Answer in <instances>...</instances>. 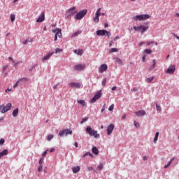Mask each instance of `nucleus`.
<instances>
[{
    "label": "nucleus",
    "mask_w": 179,
    "mask_h": 179,
    "mask_svg": "<svg viewBox=\"0 0 179 179\" xmlns=\"http://www.w3.org/2000/svg\"><path fill=\"white\" fill-rule=\"evenodd\" d=\"M87 13V10L84 9L80 11H79L75 16L74 19L76 20H82L83 17H85L86 16V14Z\"/></svg>",
    "instance_id": "f03ea898"
},
{
    "label": "nucleus",
    "mask_w": 179,
    "mask_h": 179,
    "mask_svg": "<svg viewBox=\"0 0 179 179\" xmlns=\"http://www.w3.org/2000/svg\"><path fill=\"white\" fill-rule=\"evenodd\" d=\"M150 44H155V42L154 41L147 42V45H150Z\"/></svg>",
    "instance_id": "0e129e2a"
},
{
    "label": "nucleus",
    "mask_w": 179,
    "mask_h": 179,
    "mask_svg": "<svg viewBox=\"0 0 179 179\" xmlns=\"http://www.w3.org/2000/svg\"><path fill=\"white\" fill-rule=\"evenodd\" d=\"M148 19H150V15L149 14H142L141 15V21L142 20H148Z\"/></svg>",
    "instance_id": "6ab92c4d"
},
{
    "label": "nucleus",
    "mask_w": 179,
    "mask_h": 179,
    "mask_svg": "<svg viewBox=\"0 0 179 179\" xmlns=\"http://www.w3.org/2000/svg\"><path fill=\"white\" fill-rule=\"evenodd\" d=\"M89 117H85L82 120V121L80 122V124H83V122H86V121H88Z\"/></svg>",
    "instance_id": "a18cd8bd"
},
{
    "label": "nucleus",
    "mask_w": 179,
    "mask_h": 179,
    "mask_svg": "<svg viewBox=\"0 0 179 179\" xmlns=\"http://www.w3.org/2000/svg\"><path fill=\"white\" fill-rule=\"evenodd\" d=\"M73 173H79L80 171V166H75L72 169Z\"/></svg>",
    "instance_id": "4be33fe9"
},
{
    "label": "nucleus",
    "mask_w": 179,
    "mask_h": 179,
    "mask_svg": "<svg viewBox=\"0 0 179 179\" xmlns=\"http://www.w3.org/2000/svg\"><path fill=\"white\" fill-rule=\"evenodd\" d=\"M35 66H36V64H34L31 69H29V71L31 72V71H33V69H34Z\"/></svg>",
    "instance_id": "e2e57ef3"
},
{
    "label": "nucleus",
    "mask_w": 179,
    "mask_h": 179,
    "mask_svg": "<svg viewBox=\"0 0 179 179\" xmlns=\"http://www.w3.org/2000/svg\"><path fill=\"white\" fill-rule=\"evenodd\" d=\"M101 15V13H99V12H96L95 13V16H96L97 17H100V15Z\"/></svg>",
    "instance_id": "5fc2aeb1"
},
{
    "label": "nucleus",
    "mask_w": 179,
    "mask_h": 179,
    "mask_svg": "<svg viewBox=\"0 0 179 179\" xmlns=\"http://www.w3.org/2000/svg\"><path fill=\"white\" fill-rule=\"evenodd\" d=\"M74 53L77 54V55H82L83 54V50H75Z\"/></svg>",
    "instance_id": "a878e982"
},
{
    "label": "nucleus",
    "mask_w": 179,
    "mask_h": 179,
    "mask_svg": "<svg viewBox=\"0 0 179 179\" xmlns=\"http://www.w3.org/2000/svg\"><path fill=\"white\" fill-rule=\"evenodd\" d=\"M152 62H153V64L151 66V67L150 68V71H153L155 69V67L156 66V60L153 59Z\"/></svg>",
    "instance_id": "c756f323"
},
{
    "label": "nucleus",
    "mask_w": 179,
    "mask_h": 179,
    "mask_svg": "<svg viewBox=\"0 0 179 179\" xmlns=\"http://www.w3.org/2000/svg\"><path fill=\"white\" fill-rule=\"evenodd\" d=\"M63 50L62 49H59L58 48H57L55 49V52H54V54H58V52H62Z\"/></svg>",
    "instance_id": "473e14b6"
},
{
    "label": "nucleus",
    "mask_w": 179,
    "mask_h": 179,
    "mask_svg": "<svg viewBox=\"0 0 179 179\" xmlns=\"http://www.w3.org/2000/svg\"><path fill=\"white\" fill-rule=\"evenodd\" d=\"M15 15L14 14H11L10 15V21L15 22Z\"/></svg>",
    "instance_id": "58836bf2"
},
{
    "label": "nucleus",
    "mask_w": 179,
    "mask_h": 179,
    "mask_svg": "<svg viewBox=\"0 0 179 179\" xmlns=\"http://www.w3.org/2000/svg\"><path fill=\"white\" fill-rule=\"evenodd\" d=\"M148 29H149V26L141 24L138 27V31H141V34H143Z\"/></svg>",
    "instance_id": "9d476101"
},
{
    "label": "nucleus",
    "mask_w": 179,
    "mask_h": 179,
    "mask_svg": "<svg viewBox=\"0 0 179 179\" xmlns=\"http://www.w3.org/2000/svg\"><path fill=\"white\" fill-rule=\"evenodd\" d=\"M135 115H136V117H144V115H146V111H145V110H138L135 112Z\"/></svg>",
    "instance_id": "2eb2a0df"
},
{
    "label": "nucleus",
    "mask_w": 179,
    "mask_h": 179,
    "mask_svg": "<svg viewBox=\"0 0 179 179\" xmlns=\"http://www.w3.org/2000/svg\"><path fill=\"white\" fill-rule=\"evenodd\" d=\"M12 108V103H8L6 106L0 105V110L2 114H5V113H8L9 110Z\"/></svg>",
    "instance_id": "20e7f679"
},
{
    "label": "nucleus",
    "mask_w": 179,
    "mask_h": 179,
    "mask_svg": "<svg viewBox=\"0 0 179 179\" xmlns=\"http://www.w3.org/2000/svg\"><path fill=\"white\" fill-rule=\"evenodd\" d=\"M144 52H145V54H152V49H145Z\"/></svg>",
    "instance_id": "72a5a7b5"
},
{
    "label": "nucleus",
    "mask_w": 179,
    "mask_h": 179,
    "mask_svg": "<svg viewBox=\"0 0 179 179\" xmlns=\"http://www.w3.org/2000/svg\"><path fill=\"white\" fill-rule=\"evenodd\" d=\"M8 153V150H3L2 152H0V159L1 157H3V156H6Z\"/></svg>",
    "instance_id": "412c9836"
},
{
    "label": "nucleus",
    "mask_w": 179,
    "mask_h": 179,
    "mask_svg": "<svg viewBox=\"0 0 179 179\" xmlns=\"http://www.w3.org/2000/svg\"><path fill=\"white\" fill-rule=\"evenodd\" d=\"M86 67V66L83 64H77L74 66V71H83L85 69V68Z\"/></svg>",
    "instance_id": "9b49d317"
},
{
    "label": "nucleus",
    "mask_w": 179,
    "mask_h": 179,
    "mask_svg": "<svg viewBox=\"0 0 179 179\" xmlns=\"http://www.w3.org/2000/svg\"><path fill=\"white\" fill-rule=\"evenodd\" d=\"M113 110H114V104L110 105L108 108L109 111H113Z\"/></svg>",
    "instance_id": "49530a36"
},
{
    "label": "nucleus",
    "mask_w": 179,
    "mask_h": 179,
    "mask_svg": "<svg viewBox=\"0 0 179 179\" xmlns=\"http://www.w3.org/2000/svg\"><path fill=\"white\" fill-rule=\"evenodd\" d=\"M176 72V66L175 65H171L169 66L167 70L166 71V73H169V75H173Z\"/></svg>",
    "instance_id": "1a4fd4ad"
},
{
    "label": "nucleus",
    "mask_w": 179,
    "mask_h": 179,
    "mask_svg": "<svg viewBox=\"0 0 179 179\" xmlns=\"http://www.w3.org/2000/svg\"><path fill=\"white\" fill-rule=\"evenodd\" d=\"M173 36L175 37V38H177V40H179V36L177 34H173Z\"/></svg>",
    "instance_id": "680f3d73"
},
{
    "label": "nucleus",
    "mask_w": 179,
    "mask_h": 179,
    "mask_svg": "<svg viewBox=\"0 0 179 179\" xmlns=\"http://www.w3.org/2000/svg\"><path fill=\"white\" fill-rule=\"evenodd\" d=\"M137 90H138V88L134 87V88L131 90V92H136Z\"/></svg>",
    "instance_id": "338daca9"
},
{
    "label": "nucleus",
    "mask_w": 179,
    "mask_h": 179,
    "mask_svg": "<svg viewBox=\"0 0 179 179\" xmlns=\"http://www.w3.org/2000/svg\"><path fill=\"white\" fill-rule=\"evenodd\" d=\"M86 134H88L90 136H94L96 139L100 138V134L97 133V131L92 129V127L88 126L85 129Z\"/></svg>",
    "instance_id": "f257e3e1"
},
{
    "label": "nucleus",
    "mask_w": 179,
    "mask_h": 179,
    "mask_svg": "<svg viewBox=\"0 0 179 179\" xmlns=\"http://www.w3.org/2000/svg\"><path fill=\"white\" fill-rule=\"evenodd\" d=\"M114 60L115 61V62H117V64H118L119 65H122V60L121 59H120V57H115Z\"/></svg>",
    "instance_id": "393cba45"
},
{
    "label": "nucleus",
    "mask_w": 179,
    "mask_h": 179,
    "mask_svg": "<svg viewBox=\"0 0 179 179\" xmlns=\"http://www.w3.org/2000/svg\"><path fill=\"white\" fill-rule=\"evenodd\" d=\"M107 36V37H110L111 36V32L108 31L106 29H99L96 31V36Z\"/></svg>",
    "instance_id": "423d86ee"
},
{
    "label": "nucleus",
    "mask_w": 179,
    "mask_h": 179,
    "mask_svg": "<svg viewBox=\"0 0 179 179\" xmlns=\"http://www.w3.org/2000/svg\"><path fill=\"white\" fill-rule=\"evenodd\" d=\"M154 79H155V78H153V77H150V78H147V82H148V83H150Z\"/></svg>",
    "instance_id": "4c0bfd02"
},
{
    "label": "nucleus",
    "mask_w": 179,
    "mask_h": 179,
    "mask_svg": "<svg viewBox=\"0 0 179 179\" xmlns=\"http://www.w3.org/2000/svg\"><path fill=\"white\" fill-rule=\"evenodd\" d=\"M43 163H44V157H41L40 159H39V164L40 166H43Z\"/></svg>",
    "instance_id": "c9c22d12"
},
{
    "label": "nucleus",
    "mask_w": 179,
    "mask_h": 179,
    "mask_svg": "<svg viewBox=\"0 0 179 179\" xmlns=\"http://www.w3.org/2000/svg\"><path fill=\"white\" fill-rule=\"evenodd\" d=\"M142 61L143 62H145V61H146V55H143Z\"/></svg>",
    "instance_id": "4d7b16f0"
},
{
    "label": "nucleus",
    "mask_w": 179,
    "mask_h": 179,
    "mask_svg": "<svg viewBox=\"0 0 179 179\" xmlns=\"http://www.w3.org/2000/svg\"><path fill=\"white\" fill-rule=\"evenodd\" d=\"M67 135H72V129H66L59 132V136L62 137V136H66Z\"/></svg>",
    "instance_id": "39448f33"
},
{
    "label": "nucleus",
    "mask_w": 179,
    "mask_h": 179,
    "mask_svg": "<svg viewBox=\"0 0 179 179\" xmlns=\"http://www.w3.org/2000/svg\"><path fill=\"white\" fill-rule=\"evenodd\" d=\"M54 52H50L49 53H48L45 57H43L42 58V61L44 62V61H48V59L50 58H51V57H52V55H54Z\"/></svg>",
    "instance_id": "dca6fc26"
},
{
    "label": "nucleus",
    "mask_w": 179,
    "mask_h": 179,
    "mask_svg": "<svg viewBox=\"0 0 179 179\" xmlns=\"http://www.w3.org/2000/svg\"><path fill=\"white\" fill-rule=\"evenodd\" d=\"M19 114V108H15L13 111V117H17Z\"/></svg>",
    "instance_id": "b1692460"
},
{
    "label": "nucleus",
    "mask_w": 179,
    "mask_h": 179,
    "mask_svg": "<svg viewBox=\"0 0 179 179\" xmlns=\"http://www.w3.org/2000/svg\"><path fill=\"white\" fill-rule=\"evenodd\" d=\"M103 169H104V165L103 164V163L99 164V165H98V170L101 171Z\"/></svg>",
    "instance_id": "2f4dec72"
},
{
    "label": "nucleus",
    "mask_w": 179,
    "mask_h": 179,
    "mask_svg": "<svg viewBox=\"0 0 179 179\" xmlns=\"http://www.w3.org/2000/svg\"><path fill=\"white\" fill-rule=\"evenodd\" d=\"M133 20H138L139 22H142L141 15H136L132 17Z\"/></svg>",
    "instance_id": "5701e85b"
},
{
    "label": "nucleus",
    "mask_w": 179,
    "mask_h": 179,
    "mask_svg": "<svg viewBox=\"0 0 179 179\" xmlns=\"http://www.w3.org/2000/svg\"><path fill=\"white\" fill-rule=\"evenodd\" d=\"M9 61H12L13 64H15V60H13V58L8 57Z\"/></svg>",
    "instance_id": "69168bd1"
},
{
    "label": "nucleus",
    "mask_w": 179,
    "mask_h": 179,
    "mask_svg": "<svg viewBox=\"0 0 179 179\" xmlns=\"http://www.w3.org/2000/svg\"><path fill=\"white\" fill-rule=\"evenodd\" d=\"M78 104H80L81 106H83V107H85V106H86V101H85V100H78Z\"/></svg>",
    "instance_id": "bb28decb"
},
{
    "label": "nucleus",
    "mask_w": 179,
    "mask_h": 179,
    "mask_svg": "<svg viewBox=\"0 0 179 179\" xmlns=\"http://www.w3.org/2000/svg\"><path fill=\"white\" fill-rule=\"evenodd\" d=\"M44 19H45L44 14H41L38 18L36 20L37 23H42V22H44Z\"/></svg>",
    "instance_id": "f3484780"
},
{
    "label": "nucleus",
    "mask_w": 179,
    "mask_h": 179,
    "mask_svg": "<svg viewBox=\"0 0 179 179\" xmlns=\"http://www.w3.org/2000/svg\"><path fill=\"white\" fill-rule=\"evenodd\" d=\"M86 156H90V157H94L93 154H92L91 152H85L82 157H86Z\"/></svg>",
    "instance_id": "c85d7f7f"
},
{
    "label": "nucleus",
    "mask_w": 179,
    "mask_h": 179,
    "mask_svg": "<svg viewBox=\"0 0 179 179\" xmlns=\"http://www.w3.org/2000/svg\"><path fill=\"white\" fill-rule=\"evenodd\" d=\"M156 108L157 111H162V106H160L159 104L156 103Z\"/></svg>",
    "instance_id": "e433bc0d"
},
{
    "label": "nucleus",
    "mask_w": 179,
    "mask_h": 179,
    "mask_svg": "<svg viewBox=\"0 0 179 179\" xmlns=\"http://www.w3.org/2000/svg\"><path fill=\"white\" fill-rule=\"evenodd\" d=\"M106 83H107V78H103L102 80V86H106Z\"/></svg>",
    "instance_id": "79ce46f5"
},
{
    "label": "nucleus",
    "mask_w": 179,
    "mask_h": 179,
    "mask_svg": "<svg viewBox=\"0 0 179 179\" xmlns=\"http://www.w3.org/2000/svg\"><path fill=\"white\" fill-rule=\"evenodd\" d=\"M3 143H5V139L1 138L0 139V146H2V145H3Z\"/></svg>",
    "instance_id": "de8ad7c7"
},
{
    "label": "nucleus",
    "mask_w": 179,
    "mask_h": 179,
    "mask_svg": "<svg viewBox=\"0 0 179 179\" xmlns=\"http://www.w3.org/2000/svg\"><path fill=\"white\" fill-rule=\"evenodd\" d=\"M109 52L110 54L113 52H118V48H110L109 50Z\"/></svg>",
    "instance_id": "7c9ffc66"
},
{
    "label": "nucleus",
    "mask_w": 179,
    "mask_h": 179,
    "mask_svg": "<svg viewBox=\"0 0 179 179\" xmlns=\"http://www.w3.org/2000/svg\"><path fill=\"white\" fill-rule=\"evenodd\" d=\"M58 86H59V83H58L57 85H54V87H53L54 90H57Z\"/></svg>",
    "instance_id": "864d4df0"
},
{
    "label": "nucleus",
    "mask_w": 179,
    "mask_h": 179,
    "mask_svg": "<svg viewBox=\"0 0 179 179\" xmlns=\"http://www.w3.org/2000/svg\"><path fill=\"white\" fill-rule=\"evenodd\" d=\"M53 138H54V135L50 134L48 136V141H51Z\"/></svg>",
    "instance_id": "ea45409f"
},
{
    "label": "nucleus",
    "mask_w": 179,
    "mask_h": 179,
    "mask_svg": "<svg viewBox=\"0 0 179 179\" xmlns=\"http://www.w3.org/2000/svg\"><path fill=\"white\" fill-rule=\"evenodd\" d=\"M76 8H75V7H72L70 9H69L66 13L65 18L71 19V17H72V16H73V15H75V13H76Z\"/></svg>",
    "instance_id": "7ed1b4c3"
},
{
    "label": "nucleus",
    "mask_w": 179,
    "mask_h": 179,
    "mask_svg": "<svg viewBox=\"0 0 179 179\" xmlns=\"http://www.w3.org/2000/svg\"><path fill=\"white\" fill-rule=\"evenodd\" d=\"M108 69V66H107V64H101V66L99 67V73H103V72H106Z\"/></svg>",
    "instance_id": "f8f14e48"
},
{
    "label": "nucleus",
    "mask_w": 179,
    "mask_h": 179,
    "mask_svg": "<svg viewBox=\"0 0 179 179\" xmlns=\"http://www.w3.org/2000/svg\"><path fill=\"white\" fill-rule=\"evenodd\" d=\"M171 161H169L166 165L164 166V169H169L170 167V165L171 164Z\"/></svg>",
    "instance_id": "a19ab883"
},
{
    "label": "nucleus",
    "mask_w": 179,
    "mask_h": 179,
    "mask_svg": "<svg viewBox=\"0 0 179 179\" xmlns=\"http://www.w3.org/2000/svg\"><path fill=\"white\" fill-rule=\"evenodd\" d=\"M23 80L26 82L27 80V78H20L19 80H17V83L13 86L14 89H16V87L18 86L19 83H20V82H23Z\"/></svg>",
    "instance_id": "a211bd4d"
},
{
    "label": "nucleus",
    "mask_w": 179,
    "mask_h": 179,
    "mask_svg": "<svg viewBox=\"0 0 179 179\" xmlns=\"http://www.w3.org/2000/svg\"><path fill=\"white\" fill-rule=\"evenodd\" d=\"M69 86L71 89H80V83H71Z\"/></svg>",
    "instance_id": "ddd939ff"
},
{
    "label": "nucleus",
    "mask_w": 179,
    "mask_h": 179,
    "mask_svg": "<svg viewBox=\"0 0 179 179\" xmlns=\"http://www.w3.org/2000/svg\"><path fill=\"white\" fill-rule=\"evenodd\" d=\"M82 34V31H76V32H74L73 34H72V36H71V37H78V36L79 35V34Z\"/></svg>",
    "instance_id": "cd10ccee"
},
{
    "label": "nucleus",
    "mask_w": 179,
    "mask_h": 179,
    "mask_svg": "<svg viewBox=\"0 0 179 179\" xmlns=\"http://www.w3.org/2000/svg\"><path fill=\"white\" fill-rule=\"evenodd\" d=\"M101 97V90L98 91L94 97L90 101V103H96Z\"/></svg>",
    "instance_id": "0eeeda50"
},
{
    "label": "nucleus",
    "mask_w": 179,
    "mask_h": 179,
    "mask_svg": "<svg viewBox=\"0 0 179 179\" xmlns=\"http://www.w3.org/2000/svg\"><path fill=\"white\" fill-rule=\"evenodd\" d=\"M47 152H48V150H45L43 154H42V157H44L47 156Z\"/></svg>",
    "instance_id": "6e6d98bb"
},
{
    "label": "nucleus",
    "mask_w": 179,
    "mask_h": 179,
    "mask_svg": "<svg viewBox=\"0 0 179 179\" xmlns=\"http://www.w3.org/2000/svg\"><path fill=\"white\" fill-rule=\"evenodd\" d=\"M114 124H110L109 126L107 127V134L108 135H111L113 134V131H114Z\"/></svg>",
    "instance_id": "4468645a"
},
{
    "label": "nucleus",
    "mask_w": 179,
    "mask_h": 179,
    "mask_svg": "<svg viewBox=\"0 0 179 179\" xmlns=\"http://www.w3.org/2000/svg\"><path fill=\"white\" fill-rule=\"evenodd\" d=\"M92 152L94 155H99V149L96 146L92 147Z\"/></svg>",
    "instance_id": "aec40b11"
},
{
    "label": "nucleus",
    "mask_w": 179,
    "mask_h": 179,
    "mask_svg": "<svg viewBox=\"0 0 179 179\" xmlns=\"http://www.w3.org/2000/svg\"><path fill=\"white\" fill-rule=\"evenodd\" d=\"M62 29H61L59 28L52 29V32L55 33V35H56L57 37H59V38H61V37H62Z\"/></svg>",
    "instance_id": "6e6552de"
},
{
    "label": "nucleus",
    "mask_w": 179,
    "mask_h": 179,
    "mask_svg": "<svg viewBox=\"0 0 179 179\" xmlns=\"http://www.w3.org/2000/svg\"><path fill=\"white\" fill-rule=\"evenodd\" d=\"M8 66H8V65L3 66V71H6V69H8Z\"/></svg>",
    "instance_id": "13d9d810"
},
{
    "label": "nucleus",
    "mask_w": 179,
    "mask_h": 179,
    "mask_svg": "<svg viewBox=\"0 0 179 179\" xmlns=\"http://www.w3.org/2000/svg\"><path fill=\"white\" fill-rule=\"evenodd\" d=\"M103 111H106V103L103 104L101 108V113H103Z\"/></svg>",
    "instance_id": "3c124183"
},
{
    "label": "nucleus",
    "mask_w": 179,
    "mask_h": 179,
    "mask_svg": "<svg viewBox=\"0 0 179 179\" xmlns=\"http://www.w3.org/2000/svg\"><path fill=\"white\" fill-rule=\"evenodd\" d=\"M111 90H113V92H114L115 90H117V87L115 86H113Z\"/></svg>",
    "instance_id": "774afa93"
},
{
    "label": "nucleus",
    "mask_w": 179,
    "mask_h": 179,
    "mask_svg": "<svg viewBox=\"0 0 179 179\" xmlns=\"http://www.w3.org/2000/svg\"><path fill=\"white\" fill-rule=\"evenodd\" d=\"M94 169L92 166H87V171H93Z\"/></svg>",
    "instance_id": "8fccbe9b"
},
{
    "label": "nucleus",
    "mask_w": 179,
    "mask_h": 179,
    "mask_svg": "<svg viewBox=\"0 0 179 179\" xmlns=\"http://www.w3.org/2000/svg\"><path fill=\"white\" fill-rule=\"evenodd\" d=\"M99 17H96V16H95V17H94L93 20L95 23H99Z\"/></svg>",
    "instance_id": "c03bdc74"
},
{
    "label": "nucleus",
    "mask_w": 179,
    "mask_h": 179,
    "mask_svg": "<svg viewBox=\"0 0 179 179\" xmlns=\"http://www.w3.org/2000/svg\"><path fill=\"white\" fill-rule=\"evenodd\" d=\"M133 29L135 30V31H139V27H133Z\"/></svg>",
    "instance_id": "603ef678"
},
{
    "label": "nucleus",
    "mask_w": 179,
    "mask_h": 179,
    "mask_svg": "<svg viewBox=\"0 0 179 179\" xmlns=\"http://www.w3.org/2000/svg\"><path fill=\"white\" fill-rule=\"evenodd\" d=\"M134 127H136V128H139V127H140L139 122L134 121Z\"/></svg>",
    "instance_id": "37998d69"
},
{
    "label": "nucleus",
    "mask_w": 179,
    "mask_h": 179,
    "mask_svg": "<svg viewBox=\"0 0 179 179\" xmlns=\"http://www.w3.org/2000/svg\"><path fill=\"white\" fill-rule=\"evenodd\" d=\"M38 171L40 173L41 171H43V165H39L38 168Z\"/></svg>",
    "instance_id": "09e8293b"
},
{
    "label": "nucleus",
    "mask_w": 179,
    "mask_h": 179,
    "mask_svg": "<svg viewBox=\"0 0 179 179\" xmlns=\"http://www.w3.org/2000/svg\"><path fill=\"white\" fill-rule=\"evenodd\" d=\"M31 41H33V39L29 40H25L23 41L22 44H24V45H26V44H27L28 43H31Z\"/></svg>",
    "instance_id": "f704fd0d"
},
{
    "label": "nucleus",
    "mask_w": 179,
    "mask_h": 179,
    "mask_svg": "<svg viewBox=\"0 0 179 179\" xmlns=\"http://www.w3.org/2000/svg\"><path fill=\"white\" fill-rule=\"evenodd\" d=\"M22 61L17 62V63L14 64V66H17V65H19V64H22Z\"/></svg>",
    "instance_id": "bf43d9fd"
},
{
    "label": "nucleus",
    "mask_w": 179,
    "mask_h": 179,
    "mask_svg": "<svg viewBox=\"0 0 179 179\" xmlns=\"http://www.w3.org/2000/svg\"><path fill=\"white\" fill-rule=\"evenodd\" d=\"M157 139H159V137H157L156 136L154 138V143H156L157 142Z\"/></svg>",
    "instance_id": "052dcab7"
}]
</instances>
